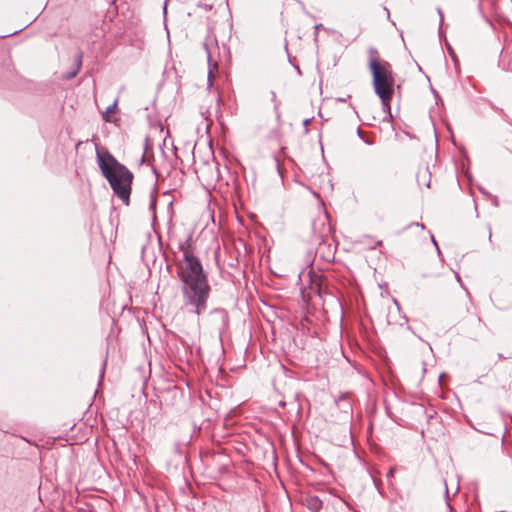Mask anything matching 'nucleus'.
Segmentation results:
<instances>
[{
    "label": "nucleus",
    "instance_id": "obj_1",
    "mask_svg": "<svg viewBox=\"0 0 512 512\" xmlns=\"http://www.w3.org/2000/svg\"><path fill=\"white\" fill-rule=\"evenodd\" d=\"M183 250V260L178 264V277L182 282V292L187 302L195 307V313L200 315L206 309L210 294L207 275L200 260L187 246Z\"/></svg>",
    "mask_w": 512,
    "mask_h": 512
},
{
    "label": "nucleus",
    "instance_id": "obj_2",
    "mask_svg": "<svg viewBox=\"0 0 512 512\" xmlns=\"http://www.w3.org/2000/svg\"><path fill=\"white\" fill-rule=\"evenodd\" d=\"M96 155L98 166L115 195L125 205H129L134 179L133 173L123 164L119 163L105 148H97Z\"/></svg>",
    "mask_w": 512,
    "mask_h": 512
},
{
    "label": "nucleus",
    "instance_id": "obj_3",
    "mask_svg": "<svg viewBox=\"0 0 512 512\" xmlns=\"http://www.w3.org/2000/svg\"><path fill=\"white\" fill-rule=\"evenodd\" d=\"M369 69L375 94L380 98L383 111L390 112L391 101L395 93V77L392 66L380 58L378 51H369Z\"/></svg>",
    "mask_w": 512,
    "mask_h": 512
},
{
    "label": "nucleus",
    "instance_id": "obj_4",
    "mask_svg": "<svg viewBox=\"0 0 512 512\" xmlns=\"http://www.w3.org/2000/svg\"><path fill=\"white\" fill-rule=\"evenodd\" d=\"M306 507L313 512H318L322 508V501L317 496H308L305 499Z\"/></svg>",
    "mask_w": 512,
    "mask_h": 512
},
{
    "label": "nucleus",
    "instance_id": "obj_5",
    "mask_svg": "<svg viewBox=\"0 0 512 512\" xmlns=\"http://www.w3.org/2000/svg\"><path fill=\"white\" fill-rule=\"evenodd\" d=\"M115 108H116V103H114L113 105H111L110 107L107 108V110L105 111V113L103 115L105 121H111V114L115 113Z\"/></svg>",
    "mask_w": 512,
    "mask_h": 512
},
{
    "label": "nucleus",
    "instance_id": "obj_6",
    "mask_svg": "<svg viewBox=\"0 0 512 512\" xmlns=\"http://www.w3.org/2000/svg\"><path fill=\"white\" fill-rule=\"evenodd\" d=\"M217 63H214L213 65H210L209 72H208V80L212 84L213 79L215 77V71L217 70Z\"/></svg>",
    "mask_w": 512,
    "mask_h": 512
},
{
    "label": "nucleus",
    "instance_id": "obj_7",
    "mask_svg": "<svg viewBox=\"0 0 512 512\" xmlns=\"http://www.w3.org/2000/svg\"><path fill=\"white\" fill-rule=\"evenodd\" d=\"M376 245L377 246H381L382 245V241H377Z\"/></svg>",
    "mask_w": 512,
    "mask_h": 512
}]
</instances>
